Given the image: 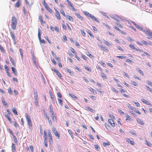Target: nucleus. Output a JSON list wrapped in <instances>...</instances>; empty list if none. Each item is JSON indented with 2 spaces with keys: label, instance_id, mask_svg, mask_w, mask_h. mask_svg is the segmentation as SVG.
Here are the masks:
<instances>
[{
  "label": "nucleus",
  "instance_id": "7",
  "mask_svg": "<svg viewBox=\"0 0 152 152\" xmlns=\"http://www.w3.org/2000/svg\"><path fill=\"white\" fill-rule=\"evenodd\" d=\"M41 33H40V29L39 28L38 29V37L40 42L41 43H42L44 44H45V42L44 39H41Z\"/></svg>",
  "mask_w": 152,
  "mask_h": 152
},
{
  "label": "nucleus",
  "instance_id": "14",
  "mask_svg": "<svg viewBox=\"0 0 152 152\" xmlns=\"http://www.w3.org/2000/svg\"><path fill=\"white\" fill-rule=\"evenodd\" d=\"M141 101L142 102L145 103V104H147L148 105L152 106V104L150 103L149 102L147 101V100H145L144 99H141Z\"/></svg>",
  "mask_w": 152,
  "mask_h": 152
},
{
  "label": "nucleus",
  "instance_id": "44",
  "mask_svg": "<svg viewBox=\"0 0 152 152\" xmlns=\"http://www.w3.org/2000/svg\"><path fill=\"white\" fill-rule=\"evenodd\" d=\"M137 71L140 73L141 74V75H142V76H144V74L143 73L142 71L139 68H138L137 69Z\"/></svg>",
  "mask_w": 152,
  "mask_h": 152
},
{
  "label": "nucleus",
  "instance_id": "32",
  "mask_svg": "<svg viewBox=\"0 0 152 152\" xmlns=\"http://www.w3.org/2000/svg\"><path fill=\"white\" fill-rule=\"evenodd\" d=\"M146 144L148 145V146L150 147H151L152 146V144L149 141L146 140L145 141Z\"/></svg>",
  "mask_w": 152,
  "mask_h": 152
},
{
  "label": "nucleus",
  "instance_id": "9",
  "mask_svg": "<svg viewBox=\"0 0 152 152\" xmlns=\"http://www.w3.org/2000/svg\"><path fill=\"white\" fill-rule=\"evenodd\" d=\"M48 135L49 138V142L50 144H51L53 142V140L50 131L48 132Z\"/></svg>",
  "mask_w": 152,
  "mask_h": 152
},
{
  "label": "nucleus",
  "instance_id": "57",
  "mask_svg": "<svg viewBox=\"0 0 152 152\" xmlns=\"http://www.w3.org/2000/svg\"><path fill=\"white\" fill-rule=\"evenodd\" d=\"M8 92L10 94H12V90L11 89V88H9L8 90Z\"/></svg>",
  "mask_w": 152,
  "mask_h": 152
},
{
  "label": "nucleus",
  "instance_id": "31",
  "mask_svg": "<svg viewBox=\"0 0 152 152\" xmlns=\"http://www.w3.org/2000/svg\"><path fill=\"white\" fill-rule=\"evenodd\" d=\"M12 150L13 152H15L16 150L15 146L14 143L12 144Z\"/></svg>",
  "mask_w": 152,
  "mask_h": 152
},
{
  "label": "nucleus",
  "instance_id": "50",
  "mask_svg": "<svg viewBox=\"0 0 152 152\" xmlns=\"http://www.w3.org/2000/svg\"><path fill=\"white\" fill-rule=\"evenodd\" d=\"M0 49L1 51L3 53H5V50L4 48L1 45H0Z\"/></svg>",
  "mask_w": 152,
  "mask_h": 152
},
{
  "label": "nucleus",
  "instance_id": "48",
  "mask_svg": "<svg viewBox=\"0 0 152 152\" xmlns=\"http://www.w3.org/2000/svg\"><path fill=\"white\" fill-rule=\"evenodd\" d=\"M126 119L125 120L126 121L129 120L130 121L131 120V118H130V117L129 115H127L126 116Z\"/></svg>",
  "mask_w": 152,
  "mask_h": 152
},
{
  "label": "nucleus",
  "instance_id": "51",
  "mask_svg": "<svg viewBox=\"0 0 152 152\" xmlns=\"http://www.w3.org/2000/svg\"><path fill=\"white\" fill-rule=\"evenodd\" d=\"M116 57L118 58H121V59L126 58V56H116Z\"/></svg>",
  "mask_w": 152,
  "mask_h": 152
},
{
  "label": "nucleus",
  "instance_id": "42",
  "mask_svg": "<svg viewBox=\"0 0 152 152\" xmlns=\"http://www.w3.org/2000/svg\"><path fill=\"white\" fill-rule=\"evenodd\" d=\"M68 131L69 134H70V135H71V137L72 138H74V136L73 135V133L72 132V131L70 130H68Z\"/></svg>",
  "mask_w": 152,
  "mask_h": 152
},
{
  "label": "nucleus",
  "instance_id": "2",
  "mask_svg": "<svg viewBox=\"0 0 152 152\" xmlns=\"http://www.w3.org/2000/svg\"><path fill=\"white\" fill-rule=\"evenodd\" d=\"M25 117L29 128H31L33 124L31 121L30 116L27 113H26L25 114Z\"/></svg>",
  "mask_w": 152,
  "mask_h": 152
},
{
  "label": "nucleus",
  "instance_id": "58",
  "mask_svg": "<svg viewBox=\"0 0 152 152\" xmlns=\"http://www.w3.org/2000/svg\"><path fill=\"white\" fill-rule=\"evenodd\" d=\"M99 63L101 65H102L103 67H104L105 66V63H104V62H103L102 61H101L100 62H99Z\"/></svg>",
  "mask_w": 152,
  "mask_h": 152
},
{
  "label": "nucleus",
  "instance_id": "36",
  "mask_svg": "<svg viewBox=\"0 0 152 152\" xmlns=\"http://www.w3.org/2000/svg\"><path fill=\"white\" fill-rule=\"evenodd\" d=\"M35 104L36 106H38V99L37 98H35L34 100Z\"/></svg>",
  "mask_w": 152,
  "mask_h": 152
},
{
  "label": "nucleus",
  "instance_id": "64",
  "mask_svg": "<svg viewBox=\"0 0 152 152\" xmlns=\"http://www.w3.org/2000/svg\"><path fill=\"white\" fill-rule=\"evenodd\" d=\"M146 88L150 92H152V89L151 88H150L148 86H146Z\"/></svg>",
  "mask_w": 152,
  "mask_h": 152
},
{
  "label": "nucleus",
  "instance_id": "16",
  "mask_svg": "<svg viewBox=\"0 0 152 152\" xmlns=\"http://www.w3.org/2000/svg\"><path fill=\"white\" fill-rule=\"evenodd\" d=\"M92 20H94L98 23H99V21L97 20V19L93 15H92L91 14L89 17Z\"/></svg>",
  "mask_w": 152,
  "mask_h": 152
},
{
  "label": "nucleus",
  "instance_id": "11",
  "mask_svg": "<svg viewBox=\"0 0 152 152\" xmlns=\"http://www.w3.org/2000/svg\"><path fill=\"white\" fill-rule=\"evenodd\" d=\"M49 93L51 99L53 101V103L54 104L55 103V99L54 98V96L53 94V93L50 90L49 91Z\"/></svg>",
  "mask_w": 152,
  "mask_h": 152
},
{
  "label": "nucleus",
  "instance_id": "13",
  "mask_svg": "<svg viewBox=\"0 0 152 152\" xmlns=\"http://www.w3.org/2000/svg\"><path fill=\"white\" fill-rule=\"evenodd\" d=\"M100 48L106 52H108L109 51L106 47L103 45H101L100 46Z\"/></svg>",
  "mask_w": 152,
  "mask_h": 152
},
{
  "label": "nucleus",
  "instance_id": "20",
  "mask_svg": "<svg viewBox=\"0 0 152 152\" xmlns=\"http://www.w3.org/2000/svg\"><path fill=\"white\" fill-rule=\"evenodd\" d=\"M21 4V0H18L17 2L15 4V7H19Z\"/></svg>",
  "mask_w": 152,
  "mask_h": 152
},
{
  "label": "nucleus",
  "instance_id": "55",
  "mask_svg": "<svg viewBox=\"0 0 152 152\" xmlns=\"http://www.w3.org/2000/svg\"><path fill=\"white\" fill-rule=\"evenodd\" d=\"M129 46L132 49L135 50L136 48L133 45L130 44Z\"/></svg>",
  "mask_w": 152,
  "mask_h": 152
},
{
  "label": "nucleus",
  "instance_id": "39",
  "mask_svg": "<svg viewBox=\"0 0 152 152\" xmlns=\"http://www.w3.org/2000/svg\"><path fill=\"white\" fill-rule=\"evenodd\" d=\"M83 13L85 15L89 17H90V15H91V14H90L87 11H84L83 12Z\"/></svg>",
  "mask_w": 152,
  "mask_h": 152
},
{
  "label": "nucleus",
  "instance_id": "26",
  "mask_svg": "<svg viewBox=\"0 0 152 152\" xmlns=\"http://www.w3.org/2000/svg\"><path fill=\"white\" fill-rule=\"evenodd\" d=\"M100 75L104 79H106L107 78L106 75L103 72L101 73Z\"/></svg>",
  "mask_w": 152,
  "mask_h": 152
},
{
  "label": "nucleus",
  "instance_id": "52",
  "mask_svg": "<svg viewBox=\"0 0 152 152\" xmlns=\"http://www.w3.org/2000/svg\"><path fill=\"white\" fill-rule=\"evenodd\" d=\"M2 103L5 106H6L7 105V104L4 99H2Z\"/></svg>",
  "mask_w": 152,
  "mask_h": 152
},
{
  "label": "nucleus",
  "instance_id": "35",
  "mask_svg": "<svg viewBox=\"0 0 152 152\" xmlns=\"http://www.w3.org/2000/svg\"><path fill=\"white\" fill-rule=\"evenodd\" d=\"M66 70L67 72L68 73H69V74L71 75H73V72H72L70 69H66Z\"/></svg>",
  "mask_w": 152,
  "mask_h": 152
},
{
  "label": "nucleus",
  "instance_id": "29",
  "mask_svg": "<svg viewBox=\"0 0 152 152\" xmlns=\"http://www.w3.org/2000/svg\"><path fill=\"white\" fill-rule=\"evenodd\" d=\"M66 18L68 19L69 20L71 21H73V17L69 15H68L66 16Z\"/></svg>",
  "mask_w": 152,
  "mask_h": 152
},
{
  "label": "nucleus",
  "instance_id": "61",
  "mask_svg": "<svg viewBox=\"0 0 152 152\" xmlns=\"http://www.w3.org/2000/svg\"><path fill=\"white\" fill-rule=\"evenodd\" d=\"M134 110H131L130 111V113L133 115L134 116L135 115V114L134 113Z\"/></svg>",
  "mask_w": 152,
  "mask_h": 152
},
{
  "label": "nucleus",
  "instance_id": "23",
  "mask_svg": "<svg viewBox=\"0 0 152 152\" xmlns=\"http://www.w3.org/2000/svg\"><path fill=\"white\" fill-rule=\"evenodd\" d=\"M137 122L141 125H143L144 124V122L142 121L140 119L138 118L137 119Z\"/></svg>",
  "mask_w": 152,
  "mask_h": 152
},
{
  "label": "nucleus",
  "instance_id": "41",
  "mask_svg": "<svg viewBox=\"0 0 152 152\" xmlns=\"http://www.w3.org/2000/svg\"><path fill=\"white\" fill-rule=\"evenodd\" d=\"M136 28L140 30L143 31H145V30L143 29V28L142 27L138 25V26L136 27Z\"/></svg>",
  "mask_w": 152,
  "mask_h": 152
},
{
  "label": "nucleus",
  "instance_id": "25",
  "mask_svg": "<svg viewBox=\"0 0 152 152\" xmlns=\"http://www.w3.org/2000/svg\"><path fill=\"white\" fill-rule=\"evenodd\" d=\"M68 4L69 5V6L72 8L74 10H75V8L73 6V5L71 2V1H68Z\"/></svg>",
  "mask_w": 152,
  "mask_h": 152
},
{
  "label": "nucleus",
  "instance_id": "22",
  "mask_svg": "<svg viewBox=\"0 0 152 152\" xmlns=\"http://www.w3.org/2000/svg\"><path fill=\"white\" fill-rule=\"evenodd\" d=\"M89 89L95 95L96 94V93H97L96 92L93 88H92L91 87H90L89 88Z\"/></svg>",
  "mask_w": 152,
  "mask_h": 152
},
{
  "label": "nucleus",
  "instance_id": "40",
  "mask_svg": "<svg viewBox=\"0 0 152 152\" xmlns=\"http://www.w3.org/2000/svg\"><path fill=\"white\" fill-rule=\"evenodd\" d=\"M131 83L132 84L135 86H138V84L135 81H131Z\"/></svg>",
  "mask_w": 152,
  "mask_h": 152
},
{
  "label": "nucleus",
  "instance_id": "19",
  "mask_svg": "<svg viewBox=\"0 0 152 152\" xmlns=\"http://www.w3.org/2000/svg\"><path fill=\"white\" fill-rule=\"evenodd\" d=\"M11 69L14 75L16 76H17L18 75V73L17 70L14 67H11Z\"/></svg>",
  "mask_w": 152,
  "mask_h": 152
},
{
  "label": "nucleus",
  "instance_id": "37",
  "mask_svg": "<svg viewBox=\"0 0 152 152\" xmlns=\"http://www.w3.org/2000/svg\"><path fill=\"white\" fill-rule=\"evenodd\" d=\"M94 147L96 150L98 151L100 150V147L98 145H94Z\"/></svg>",
  "mask_w": 152,
  "mask_h": 152
},
{
  "label": "nucleus",
  "instance_id": "38",
  "mask_svg": "<svg viewBox=\"0 0 152 152\" xmlns=\"http://www.w3.org/2000/svg\"><path fill=\"white\" fill-rule=\"evenodd\" d=\"M103 145L104 147H106L107 145H110V143L109 142H103Z\"/></svg>",
  "mask_w": 152,
  "mask_h": 152
},
{
  "label": "nucleus",
  "instance_id": "49",
  "mask_svg": "<svg viewBox=\"0 0 152 152\" xmlns=\"http://www.w3.org/2000/svg\"><path fill=\"white\" fill-rule=\"evenodd\" d=\"M58 103L61 106H62L63 105V103H62V100L60 99H58Z\"/></svg>",
  "mask_w": 152,
  "mask_h": 152
},
{
  "label": "nucleus",
  "instance_id": "30",
  "mask_svg": "<svg viewBox=\"0 0 152 152\" xmlns=\"http://www.w3.org/2000/svg\"><path fill=\"white\" fill-rule=\"evenodd\" d=\"M103 42L104 44H105L108 46H111V44L110 42H108L106 40H104L103 41Z\"/></svg>",
  "mask_w": 152,
  "mask_h": 152
},
{
  "label": "nucleus",
  "instance_id": "17",
  "mask_svg": "<svg viewBox=\"0 0 152 152\" xmlns=\"http://www.w3.org/2000/svg\"><path fill=\"white\" fill-rule=\"evenodd\" d=\"M126 141L128 142L129 143L132 145H134V142L130 140L129 139L127 138L126 140Z\"/></svg>",
  "mask_w": 152,
  "mask_h": 152
},
{
  "label": "nucleus",
  "instance_id": "59",
  "mask_svg": "<svg viewBox=\"0 0 152 152\" xmlns=\"http://www.w3.org/2000/svg\"><path fill=\"white\" fill-rule=\"evenodd\" d=\"M85 69H86L88 71H89L90 72H91V69L90 68H89V67H88V66L85 67Z\"/></svg>",
  "mask_w": 152,
  "mask_h": 152
},
{
  "label": "nucleus",
  "instance_id": "15",
  "mask_svg": "<svg viewBox=\"0 0 152 152\" xmlns=\"http://www.w3.org/2000/svg\"><path fill=\"white\" fill-rule=\"evenodd\" d=\"M44 115L45 116V117L48 120L49 124H50V125H51L52 123L51 120L50 118L49 117L46 113L44 114Z\"/></svg>",
  "mask_w": 152,
  "mask_h": 152
},
{
  "label": "nucleus",
  "instance_id": "21",
  "mask_svg": "<svg viewBox=\"0 0 152 152\" xmlns=\"http://www.w3.org/2000/svg\"><path fill=\"white\" fill-rule=\"evenodd\" d=\"M38 18L42 24H44L45 23V21H43L42 17L41 15H39V16Z\"/></svg>",
  "mask_w": 152,
  "mask_h": 152
},
{
  "label": "nucleus",
  "instance_id": "34",
  "mask_svg": "<svg viewBox=\"0 0 152 152\" xmlns=\"http://www.w3.org/2000/svg\"><path fill=\"white\" fill-rule=\"evenodd\" d=\"M69 95L74 99H78V97L73 94H69Z\"/></svg>",
  "mask_w": 152,
  "mask_h": 152
},
{
  "label": "nucleus",
  "instance_id": "43",
  "mask_svg": "<svg viewBox=\"0 0 152 152\" xmlns=\"http://www.w3.org/2000/svg\"><path fill=\"white\" fill-rule=\"evenodd\" d=\"M19 52H20V55L21 56V58L22 59H23V53L22 52V49L20 48L19 49Z\"/></svg>",
  "mask_w": 152,
  "mask_h": 152
},
{
  "label": "nucleus",
  "instance_id": "33",
  "mask_svg": "<svg viewBox=\"0 0 152 152\" xmlns=\"http://www.w3.org/2000/svg\"><path fill=\"white\" fill-rule=\"evenodd\" d=\"M50 112V113H53L54 112V111L53 109V106L52 104H50L49 107Z\"/></svg>",
  "mask_w": 152,
  "mask_h": 152
},
{
  "label": "nucleus",
  "instance_id": "47",
  "mask_svg": "<svg viewBox=\"0 0 152 152\" xmlns=\"http://www.w3.org/2000/svg\"><path fill=\"white\" fill-rule=\"evenodd\" d=\"M87 33L90 36L92 37H94V35L91 33V32L89 30L87 31Z\"/></svg>",
  "mask_w": 152,
  "mask_h": 152
},
{
  "label": "nucleus",
  "instance_id": "60",
  "mask_svg": "<svg viewBox=\"0 0 152 152\" xmlns=\"http://www.w3.org/2000/svg\"><path fill=\"white\" fill-rule=\"evenodd\" d=\"M60 12L65 17H66V14H65V13L64 12L63 10H61V11H60Z\"/></svg>",
  "mask_w": 152,
  "mask_h": 152
},
{
  "label": "nucleus",
  "instance_id": "53",
  "mask_svg": "<svg viewBox=\"0 0 152 152\" xmlns=\"http://www.w3.org/2000/svg\"><path fill=\"white\" fill-rule=\"evenodd\" d=\"M70 50H71V51L73 53H74L75 54H77V53L75 51V50L74 49H73V48H71V49H70Z\"/></svg>",
  "mask_w": 152,
  "mask_h": 152
},
{
  "label": "nucleus",
  "instance_id": "45",
  "mask_svg": "<svg viewBox=\"0 0 152 152\" xmlns=\"http://www.w3.org/2000/svg\"><path fill=\"white\" fill-rule=\"evenodd\" d=\"M112 90L117 94L118 93V91L114 87H112L111 88Z\"/></svg>",
  "mask_w": 152,
  "mask_h": 152
},
{
  "label": "nucleus",
  "instance_id": "56",
  "mask_svg": "<svg viewBox=\"0 0 152 152\" xmlns=\"http://www.w3.org/2000/svg\"><path fill=\"white\" fill-rule=\"evenodd\" d=\"M4 68L6 72L9 71V69L6 65H4Z\"/></svg>",
  "mask_w": 152,
  "mask_h": 152
},
{
  "label": "nucleus",
  "instance_id": "27",
  "mask_svg": "<svg viewBox=\"0 0 152 152\" xmlns=\"http://www.w3.org/2000/svg\"><path fill=\"white\" fill-rule=\"evenodd\" d=\"M75 15L77 16L81 20H83L84 18L83 16H81L80 14L78 13L75 14Z\"/></svg>",
  "mask_w": 152,
  "mask_h": 152
},
{
  "label": "nucleus",
  "instance_id": "54",
  "mask_svg": "<svg viewBox=\"0 0 152 152\" xmlns=\"http://www.w3.org/2000/svg\"><path fill=\"white\" fill-rule=\"evenodd\" d=\"M86 54L88 56L91 58L93 57V55L90 54L89 52H88Z\"/></svg>",
  "mask_w": 152,
  "mask_h": 152
},
{
  "label": "nucleus",
  "instance_id": "1",
  "mask_svg": "<svg viewBox=\"0 0 152 152\" xmlns=\"http://www.w3.org/2000/svg\"><path fill=\"white\" fill-rule=\"evenodd\" d=\"M17 23V20L15 17L13 16L12 17V23L11 26L12 28L13 29H15Z\"/></svg>",
  "mask_w": 152,
  "mask_h": 152
},
{
  "label": "nucleus",
  "instance_id": "3",
  "mask_svg": "<svg viewBox=\"0 0 152 152\" xmlns=\"http://www.w3.org/2000/svg\"><path fill=\"white\" fill-rule=\"evenodd\" d=\"M42 2L46 9L50 13H52L53 11L49 7L47 4L45 0H42Z\"/></svg>",
  "mask_w": 152,
  "mask_h": 152
},
{
  "label": "nucleus",
  "instance_id": "24",
  "mask_svg": "<svg viewBox=\"0 0 152 152\" xmlns=\"http://www.w3.org/2000/svg\"><path fill=\"white\" fill-rule=\"evenodd\" d=\"M51 116L53 120L56 121V118L54 114V113H51Z\"/></svg>",
  "mask_w": 152,
  "mask_h": 152
},
{
  "label": "nucleus",
  "instance_id": "62",
  "mask_svg": "<svg viewBox=\"0 0 152 152\" xmlns=\"http://www.w3.org/2000/svg\"><path fill=\"white\" fill-rule=\"evenodd\" d=\"M82 58L84 60H87V57L86 56L82 54L81 55Z\"/></svg>",
  "mask_w": 152,
  "mask_h": 152
},
{
  "label": "nucleus",
  "instance_id": "4",
  "mask_svg": "<svg viewBox=\"0 0 152 152\" xmlns=\"http://www.w3.org/2000/svg\"><path fill=\"white\" fill-rule=\"evenodd\" d=\"M54 9L55 11V16L56 18L58 20H60L61 19V18L59 12L56 8H54Z\"/></svg>",
  "mask_w": 152,
  "mask_h": 152
},
{
  "label": "nucleus",
  "instance_id": "28",
  "mask_svg": "<svg viewBox=\"0 0 152 152\" xmlns=\"http://www.w3.org/2000/svg\"><path fill=\"white\" fill-rule=\"evenodd\" d=\"M10 34L12 39L15 40V37L14 33L12 31H11L10 32Z\"/></svg>",
  "mask_w": 152,
  "mask_h": 152
},
{
  "label": "nucleus",
  "instance_id": "10",
  "mask_svg": "<svg viewBox=\"0 0 152 152\" xmlns=\"http://www.w3.org/2000/svg\"><path fill=\"white\" fill-rule=\"evenodd\" d=\"M108 122L110 124L112 127H114L115 126V124L113 120L111 119H109L108 120Z\"/></svg>",
  "mask_w": 152,
  "mask_h": 152
},
{
  "label": "nucleus",
  "instance_id": "46",
  "mask_svg": "<svg viewBox=\"0 0 152 152\" xmlns=\"http://www.w3.org/2000/svg\"><path fill=\"white\" fill-rule=\"evenodd\" d=\"M12 112H13V113L15 115H18L17 112L16 111V110H15V108H14V107L12 109Z\"/></svg>",
  "mask_w": 152,
  "mask_h": 152
},
{
  "label": "nucleus",
  "instance_id": "12",
  "mask_svg": "<svg viewBox=\"0 0 152 152\" xmlns=\"http://www.w3.org/2000/svg\"><path fill=\"white\" fill-rule=\"evenodd\" d=\"M50 28L51 30H52L53 31H54L55 30L58 33L59 32V29L56 26H55V27H53L52 26H50Z\"/></svg>",
  "mask_w": 152,
  "mask_h": 152
},
{
  "label": "nucleus",
  "instance_id": "18",
  "mask_svg": "<svg viewBox=\"0 0 152 152\" xmlns=\"http://www.w3.org/2000/svg\"><path fill=\"white\" fill-rule=\"evenodd\" d=\"M9 58L12 65L14 66H15L16 64L14 59L10 56H9Z\"/></svg>",
  "mask_w": 152,
  "mask_h": 152
},
{
  "label": "nucleus",
  "instance_id": "6",
  "mask_svg": "<svg viewBox=\"0 0 152 152\" xmlns=\"http://www.w3.org/2000/svg\"><path fill=\"white\" fill-rule=\"evenodd\" d=\"M52 131L53 132L54 135L57 137L58 139H59L60 137V134L58 132L56 128L55 127L53 128Z\"/></svg>",
  "mask_w": 152,
  "mask_h": 152
},
{
  "label": "nucleus",
  "instance_id": "8",
  "mask_svg": "<svg viewBox=\"0 0 152 152\" xmlns=\"http://www.w3.org/2000/svg\"><path fill=\"white\" fill-rule=\"evenodd\" d=\"M146 35L149 37H147L148 39L152 38V33L149 30H147L146 31L145 30V31H144Z\"/></svg>",
  "mask_w": 152,
  "mask_h": 152
},
{
  "label": "nucleus",
  "instance_id": "63",
  "mask_svg": "<svg viewBox=\"0 0 152 152\" xmlns=\"http://www.w3.org/2000/svg\"><path fill=\"white\" fill-rule=\"evenodd\" d=\"M90 98L93 100H96V97L93 96H91Z\"/></svg>",
  "mask_w": 152,
  "mask_h": 152
},
{
  "label": "nucleus",
  "instance_id": "5",
  "mask_svg": "<svg viewBox=\"0 0 152 152\" xmlns=\"http://www.w3.org/2000/svg\"><path fill=\"white\" fill-rule=\"evenodd\" d=\"M128 107L131 110H134V112H136L138 114H141V113L138 110L136 109L134 107L130 105V104L128 105Z\"/></svg>",
  "mask_w": 152,
  "mask_h": 152
}]
</instances>
